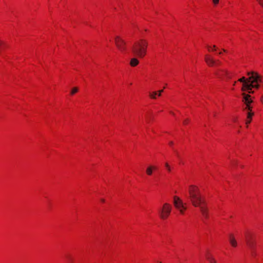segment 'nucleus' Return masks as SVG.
I'll use <instances>...</instances> for the list:
<instances>
[{"label": "nucleus", "instance_id": "nucleus-1", "mask_svg": "<svg viewBox=\"0 0 263 263\" xmlns=\"http://www.w3.org/2000/svg\"><path fill=\"white\" fill-rule=\"evenodd\" d=\"M189 194L192 204L195 207L199 208L203 216L206 217L208 209L204 200L201 196L198 187L194 185H190L189 187Z\"/></svg>", "mask_w": 263, "mask_h": 263}, {"label": "nucleus", "instance_id": "nucleus-2", "mask_svg": "<svg viewBox=\"0 0 263 263\" xmlns=\"http://www.w3.org/2000/svg\"><path fill=\"white\" fill-rule=\"evenodd\" d=\"M248 78L243 77L238 79V81L242 83L241 90L247 91L249 93L253 92V88L257 89L262 83V78L256 72H249Z\"/></svg>", "mask_w": 263, "mask_h": 263}, {"label": "nucleus", "instance_id": "nucleus-3", "mask_svg": "<svg viewBox=\"0 0 263 263\" xmlns=\"http://www.w3.org/2000/svg\"><path fill=\"white\" fill-rule=\"evenodd\" d=\"M242 101L245 104L243 109L247 114V118L245 120V124L246 127H248L249 124L251 122L252 118L254 115L253 112L252 111V103L253 102V100L251 96L248 94H246L243 92L242 93Z\"/></svg>", "mask_w": 263, "mask_h": 263}, {"label": "nucleus", "instance_id": "nucleus-4", "mask_svg": "<svg viewBox=\"0 0 263 263\" xmlns=\"http://www.w3.org/2000/svg\"><path fill=\"white\" fill-rule=\"evenodd\" d=\"M148 42L145 39H140L133 45L132 50L138 57L142 58L146 54Z\"/></svg>", "mask_w": 263, "mask_h": 263}, {"label": "nucleus", "instance_id": "nucleus-5", "mask_svg": "<svg viewBox=\"0 0 263 263\" xmlns=\"http://www.w3.org/2000/svg\"><path fill=\"white\" fill-rule=\"evenodd\" d=\"M172 209L171 204L164 203L159 209L158 214L160 218L162 220L166 219L170 216Z\"/></svg>", "mask_w": 263, "mask_h": 263}, {"label": "nucleus", "instance_id": "nucleus-6", "mask_svg": "<svg viewBox=\"0 0 263 263\" xmlns=\"http://www.w3.org/2000/svg\"><path fill=\"white\" fill-rule=\"evenodd\" d=\"M115 43L118 49L122 54L127 52V48L126 42L120 36H116L115 37Z\"/></svg>", "mask_w": 263, "mask_h": 263}, {"label": "nucleus", "instance_id": "nucleus-7", "mask_svg": "<svg viewBox=\"0 0 263 263\" xmlns=\"http://www.w3.org/2000/svg\"><path fill=\"white\" fill-rule=\"evenodd\" d=\"M215 76L218 78H226L227 79H230L232 78V73L227 69H217L214 72Z\"/></svg>", "mask_w": 263, "mask_h": 263}, {"label": "nucleus", "instance_id": "nucleus-8", "mask_svg": "<svg viewBox=\"0 0 263 263\" xmlns=\"http://www.w3.org/2000/svg\"><path fill=\"white\" fill-rule=\"evenodd\" d=\"M174 204L176 209H177L181 214H184L186 209V204L183 203L182 201L178 197L175 196L174 198Z\"/></svg>", "mask_w": 263, "mask_h": 263}, {"label": "nucleus", "instance_id": "nucleus-9", "mask_svg": "<svg viewBox=\"0 0 263 263\" xmlns=\"http://www.w3.org/2000/svg\"><path fill=\"white\" fill-rule=\"evenodd\" d=\"M204 60L206 64L210 67L214 66L216 64V61L210 55H205Z\"/></svg>", "mask_w": 263, "mask_h": 263}, {"label": "nucleus", "instance_id": "nucleus-10", "mask_svg": "<svg viewBox=\"0 0 263 263\" xmlns=\"http://www.w3.org/2000/svg\"><path fill=\"white\" fill-rule=\"evenodd\" d=\"M229 240L230 243L232 246V247L234 248H236L237 246V242L236 239L235 238L234 234H230L229 235Z\"/></svg>", "mask_w": 263, "mask_h": 263}, {"label": "nucleus", "instance_id": "nucleus-11", "mask_svg": "<svg viewBox=\"0 0 263 263\" xmlns=\"http://www.w3.org/2000/svg\"><path fill=\"white\" fill-rule=\"evenodd\" d=\"M157 167L154 165H149L146 169V173L147 175L151 176L152 175L154 171L156 170Z\"/></svg>", "mask_w": 263, "mask_h": 263}, {"label": "nucleus", "instance_id": "nucleus-12", "mask_svg": "<svg viewBox=\"0 0 263 263\" xmlns=\"http://www.w3.org/2000/svg\"><path fill=\"white\" fill-rule=\"evenodd\" d=\"M139 63V60L136 58H133L130 60L129 64L132 67H135Z\"/></svg>", "mask_w": 263, "mask_h": 263}, {"label": "nucleus", "instance_id": "nucleus-13", "mask_svg": "<svg viewBox=\"0 0 263 263\" xmlns=\"http://www.w3.org/2000/svg\"><path fill=\"white\" fill-rule=\"evenodd\" d=\"M206 258L210 263H217L215 258L210 254L206 255Z\"/></svg>", "mask_w": 263, "mask_h": 263}, {"label": "nucleus", "instance_id": "nucleus-14", "mask_svg": "<svg viewBox=\"0 0 263 263\" xmlns=\"http://www.w3.org/2000/svg\"><path fill=\"white\" fill-rule=\"evenodd\" d=\"M232 121L236 124V126H238L239 128L241 127V125L239 123V119L238 117H233L232 118Z\"/></svg>", "mask_w": 263, "mask_h": 263}, {"label": "nucleus", "instance_id": "nucleus-15", "mask_svg": "<svg viewBox=\"0 0 263 263\" xmlns=\"http://www.w3.org/2000/svg\"><path fill=\"white\" fill-rule=\"evenodd\" d=\"M149 96L151 99H156L157 98V96H158V92L157 91L151 92L149 93Z\"/></svg>", "mask_w": 263, "mask_h": 263}, {"label": "nucleus", "instance_id": "nucleus-16", "mask_svg": "<svg viewBox=\"0 0 263 263\" xmlns=\"http://www.w3.org/2000/svg\"><path fill=\"white\" fill-rule=\"evenodd\" d=\"M206 48L209 52L215 51L216 50V47L215 45H213V46L207 45Z\"/></svg>", "mask_w": 263, "mask_h": 263}, {"label": "nucleus", "instance_id": "nucleus-17", "mask_svg": "<svg viewBox=\"0 0 263 263\" xmlns=\"http://www.w3.org/2000/svg\"><path fill=\"white\" fill-rule=\"evenodd\" d=\"M213 6L216 7L219 4L220 0H212Z\"/></svg>", "mask_w": 263, "mask_h": 263}, {"label": "nucleus", "instance_id": "nucleus-18", "mask_svg": "<svg viewBox=\"0 0 263 263\" xmlns=\"http://www.w3.org/2000/svg\"><path fill=\"white\" fill-rule=\"evenodd\" d=\"M78 88L77 87H74L71 89L70 93L71 95H73L74 94L77 93L78 92Z\"/></svg>", "mask_w": 263, "mask_h": 263}, {"label": "nucleus", "instance_id": "nucleus-19", "mask_svg": "<svg viewBox=\"0 0 263 263\" xmlns=\"http://www.w3.org/2000/svg\"><path fill=\"white\" fill-rule=\"evenodd\" d=\"M165 166L168 172H171V168L168 163H165Z\"/></svg>", "mask_w": 263, "mask_h": 263}, {"label": "nucleus", "instance_id": "nucleus-20", "mask_svg": "<svg viewBox=\"0 0 263 263\" xmlns=\"http://www.w3.org/2000/svg\"><path fill=\"white\" fill-rule=\"evenodd\" d=\"M258 4L263 8V0H256Z\"/></svg>", "mask_w": 263, "mask_h": 263}, {"label": "nucleus", "instance_id": "nucleus-21", "mask_svg": "<svg viewBox=\"0 0 263 263\" xmlns=\"http://www.w3.org/2000/svg\"><path fill=\"white\" fill-rule=\"evenodd\" d=\"M248 245L249 246V247L251 249H253V244H252L251 242H248Z\"/></svg>", "mask_w": 263, "mask_h": 263}, {"label": "nucleus", "instance_id": "nucleus-22", "mask_svg": "<svg viewBox=\"0 0 263 263\" xmlns=\"http://www.w3.org/2000/svg\"><path fill=\"white\" fill-rule=\"evenodd\" d=\"M189 119H186L184 120V121H183V124H184V125H186V124H187V123H189Z\"/></svg>", "mask_w": 263, "mask_h": 263}, {"label": "nucleus", "instance_id": "nucleus-23", "mask_svg": "<svg viewBox=\"0 0 263 263\" xmlns=\"http://www.w3.org/2000/svg\"><path fill=\"white\" fill-rule=\"evenodd\" d=\"M163 91V89L160 90H159V91H157V92H158V96H159V97L161 96V93H162Z\"/></svg>", "mask_w": 263, "mask_h": 263}, {"label": "nucleus", "instance_id": "nucleus-24", "mask_svg": "<svg viewBox=\"0 0 263 263\" xmlns=\"http://www.w3.org/2000/svg\"><path fill=\"white\" fill-rule=\"evenodd\" d=\"M216 64L215 66H218L221 64V62L219 60H216Z\"/></svg>", "mask_w": 263, "mask_h": 263}, {"label": "nucleus", "instance_id": "nucleus-25", "mask_svg": "<svg viewBox=\"0 0 263 263\" xmlns=\"http://www.w3.org/2000/svg\"><path fill=\"white\" fill-rule=\"evenodd\" d=\"M4 45V43L2 41L0 40V49L2 48L3 46Z\"/></svg>", "mask_w": 263, "mask_h": 263}, {"label": "nucleus", "instance_id": "nucleus-26", "mask_svg": "<svg viewBox=\"0 0 263 263\" xmlns=\"http://www.w3.org/2000/svg\"><path fill=\"white\" fill-rule=\"evenodd\" d=\"M100 201H101V202H102V203H104V202H105V199H104L102 198V199H100Z\"/></svg>", "mask_w": 263, "mask_h": 263}, {"label": "nucleus", "instance_id": "nucleus-27", "mask_svg": "<svg viewBox=\"0 0 263 263\" xmlns=\"http://www.w3.org/2000/svg\"><path fill=\"white\" fill-rule=\"evenodd\" d=\"M260 101L261 103L263 104V95L260 98Z\"/></svg>", "mask_w": 263, "mask_h": 263}, {"label": "nucleus", "instance_id": "nucleus-28", "mask_svg": "<svg viewBox=\"0 0 263 263\" xmlns=\"http://www.w3.org/2000/svg\"><path fill=\"white\" fill-rule=\"evenodd\" d=\"M173 144V142L172 141L170 142V143H169V145H170V146H172Z\"/></svg>", "mask_w": 263, "mask_h": 263}, {"label": "nucleus", "instance_id": "nucleus-29", "mask_svg": "<svg viewBox=\"0 0 263 263\" xmlns=\"http://www.w3.org/2000/svg\"><path fill=\"white\" fill-rule=\"evenodd\" d=\"M236 83H237V81H235V82H234L233 85L234 86H235V85H236Z\"/></svg>", "mask_w": 263, "mask_h": 263}, {"label": "nucleus", "instance_id": "nucleus-30", "mask_svg": "<svg viewBox=\"0 0 263 263\" xmlns=\"http://www.w3.org/2000/svg\"><path fill=\"white\" fill-rule=\"evenodd\" d=\"M222 54V52H219V54Z\"/></svg>", "mask_w": 263, "mask_h": 263}]
</instances>
